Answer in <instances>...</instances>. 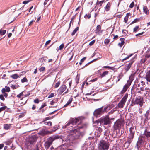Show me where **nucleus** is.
I'll return each mask as SVG.
<instances>
[{"label": "nucleus", "instance_id": "1", "mask_svg": "<svg viewBox=\"0 0 150 150\" xmlns=\"http://www.w3.org/2000/svg\"><path fill=\"white\" fill-rule=\"evenodd\" d=\"M84 119L83 117L80 116L78 117L74 118H71L69 122L66 125V126L72 125H76L74 127H76L77 125L81 124L82 121Z\"/></svg>", "mask_w": 150, "mask_h": 150}, {"label": "nucleus", "instance_id": "2", "mask_svg": "<svg viewBox=\"0 0 150 150\" xmlns=\"http://www.w3.org/2000/svg\"><path fill=\"white\" fill-rule=\"evenodd\" d=\"M84 127V126L83 125L79 126L77 129L69 131L68 135L69 136H71L74 137V139H78L81 134L79 131V129L83 128Z\"/></svg>", "mask_w": 150, "mask_h": 150}, {"label": "nucleus", "instance_id": "3", "mask_svg": "<svg viewBox=\"0 0 150 150\" xmlns=\"http://www.w3.org/2000/svg\"><path fill=\"white\" fill-rule=\"evenodd\" d=\"M103 108V107H102L96 109L93 112L94 116L97 117L100 116L105 112H107L108 111L109 109L108 106L105 107Z\"/></svg>", "mask_w": 150, "mask_h": 150}, {"label": "nucleus", "instance_id": "4", "mask_svg": "<svg viewBox=\"0 0 150 150\" xmlns=\"http://www.w3.org/2000/svg\"><path fill=\"white\" fill-rule=\"evenodd\" d=\"M110 144L109 142L106 141H100L98 144V150H108Z\"/></svg>", "mask_w": 150, "mask_h": 150}, {"label": "nucleus", "instance_id": "5", "mask_svg": "<svg viewBox=\"0 0 150 150\" xmlns=\"http://www.w3.org/2000/svg\"><path fill=\"white\" fill-rule=\"evenodd\" d=\"M136 128H134V127H131L129 128V133L128 137L127 138V141L126 143H127L129 145L132 142L134 137L135 134Z\"/></svg>", "mask_w": 150, "mask_h": 150}, {"label": "nucleus", "instance_id": "6", "mask_svg": "<svg viewBox=\"0 0 150 150\" xmlns=\"http://www.w3.org/2000/svg\"><path fill=\"white\" fill-rule=\"evenodd\" d=\"M59 138V136L55 135L49 138L47 140L45 143L44 145L45 148L48 149L52 144L53 141Z\"/></svg>", "mask_w": 150, "mask_h": 150}, {"label": "nucleus", "instance_id": "7", "mask_svg": "<svg viewBox=\"0 0 150 150\" xmlns=\"http://www.w3.org/2000/svg\"><path fill=\"white\" fill-rule=\"evenodd\" d=\"M110 122V119L108 116L103 117L97 120V123H100V124L102 125H106L109 124Z\"/></svg>", "mask_w": 150, "mask_h": 150}, {"label": "nucleus", "instance_id": "8", "mask_svg": "<svg viewBox=\"0 0 150 150\" xmlns=\"http://www.w3.org/2000/svg\"><path fill=\"white\" fill-rule=\"evenodd\" d=\"M128 96V94L127 93L125 95L117 105L116 107L117 108H122L124 107V105L125 104L126 100L127 99Z\"/></svg>", "mask_w": 150, "mask_h": 150}, {"label": "nucleus", "instance_id": "9", "mask_svg": "<svg viewBox=\"0 0 150 150\" xmlns=\"http://www.w3.org/2000/svg\"><path fill=\"white\" fill-rule=\"evenodd\" d=\"M123 126V122L120 120L118 119L115 122L113 126L114 129L115 130H120Z\"/></svg>", "mask_w": 150, "mask_h": 150}, {"label": "nucleus", "instance_id": "10", "mask_svg": "<svg viewBox=\"0 0 150 150\" xmlns=\"http://www.w3.org/2000/svg\"><path fill=\"white\" fill-rule=\"evenodd\" d=\"M143 103V99L142 98L139 96L137 98L135 99L134 104H139L140 107H141Z\"/></svg>", "mask_w": 150, "mask_h": 150}, {"label": "nucleus", "instance_id": "11", "mask_svg": "<svg viewBox=\"0 0 150 150\" xmlns=\"http://www.w3.org/2000/svg\"><path fill=\"white\" fill-rule=\"evenodd\" d=\"M140 90L143 92L142 93H143L145 96H148L150 93V89L146 87L145 89L143 87H140Z\"/></svg>", "mask_w": 150, "mask_h": 150}, {"label": "nucleus", "instance_id": "12", "mask_svg": "<svg viewBox=\"0 0 150 150\" xmlns=\"http://www.w3.org/2000/svg\"><path fill=\"white\" fill-rule=\"evenodd\" d=\"M103 31V30H101V26L100 25H98L95 30V33L98 35H100Z\"/></svg>", "mask_w": 150, "mask_h": 150}, {"label": "nucleus", "instance_id": "13", "mask_svg": "<svg viewBox=\"0 0 150 150\" xmlns=\"http://www.w3.org/2000/svg\"><path fill=\"white\" fill-rule=\"evenodd\" d=\"M131 84L127 82V83L124 86L121 92V93L123 94L125 93Z\"/></svg>", "mask_w": 150, "mask_h": 150}, {"label": "nucleus", "instance_id": "14", "mask_svg": "<svg viewBox=\"0 0 150 150\" xmlns=\"http://www.w3.org/2000/svg\"><path fill=\"white\" fill-rule=\"evenodd\" d=\"M66 88V86L65 85H62L58 89V92L59 94H61L64 91Z\"/></svg>", "mask_w": 150, "mask_h": 150}, {"label": "nucleus", "instance_id": "15", "mask_svg": "<svg viewBox=\"0 0 150 150\" xmlns=\"http://www.w3.org/2000/svg\"><path fill=\"white\" fill-rule=\"evenodd\" d=\"M143 143V140L139 138L136 144V146L138 149L141 146Z\"/></svg>", "mask_w": 150, "mask_h": 150}, {"label": "nucleus", "instance_id": "16", "mask_svg": "<svg viewBox=\"0 0 150 150\" xmlns=\"http://www.w3.org/2000/svg\"><path fill=\"white\" fill-rule=\"evenodd\" d=\"M145 78L147 81V84H149V83H150V70L146 73Z\"/></svg>", "mask_w": 150, "mask_h": 150}, {"label": "nucleus", "instance_id": "17", "mask_svg": "<svg viewBox=\"0 0 150 150\" xmlns=\"http://www.w3.org/2000/svg\"><path fill=\"white\" fill-rule=\"evenodd\" d=\"M123 75L122 74H119L118 76L117 77H114V79L115 80L116 83L118 82L123 77Z\"/></svg>", "mask_w": 150, "mask_h": 150}, {"label": "nucleus", "instance_id": "18", "mask_svg": "<svg viewBox=\"0 0 150 150\" xmlns=\"http://www.w3.org/2000/svg\"><path fill=\"white\" fill-rule=\"evenodd\" d=\"M49 132L45 130H42L40 131L38 134L42 136H45L46 134H47Z\"/></svg>", "mask_w": 150, "mask_h": 150}, {"label": "nucleus", "instance_id": "19", "mask_svg": "<svg viewBox=\"0 0 150 150\" xmlns=\"http://www.w3.org/2000/svg\"><path fill=\"white\" fill-rule=\"evenodd\" d=\"M143 135L146 137L147 138H150V131H149L147 129H146L144 132Z\"/></svg>", "mask_w": 150, "mask_h": 150}, {"label": "nucleus", "instance_id": "20", "mask_svg": "<svg viewBox=\"0 0 150 150\" xmlns=\"http://www.w3.org/2000/svg\"><path fill=\"white\" fill-rule=\"evenodd\" d=\"M133 62V61H132L129 62L127 65L125 66V69L126 71H128L129 70Z\"/></svg>", "mask_w": 150, "mask_h": 150}, {"label": "nucleus", "instance_id": "21", "mask_svg": "<svg viewBox=\"0 0 150 150\" xmlns=\"http://www.w3.org/2000/svg\"><path fill=\"white\" fill-rule=\"evenodd\" d=\"M134 78V74H131L129 76V79L127 81V82L131 84Z\"/></svg>", "mask_w": 150, "mask_h": 150}, {"label": "nucleus", "instance_id": "22", "mask_svg": "<svg viewBox=\"0 0 150 150\" xmlns=\"http://www.w3.org/2000/svg\"><path fill=\"white\" fill-rule=\"evenodd\" d=\"M143 12H144L146 14L148 15L149 14V11L146 6H144L143 7Z\"/></svg>", "mask_w": 150, "mask_h": 150}, {"label": "nucleus", "instance_id": "23", "mask_svg": "<svg viewBox=\"0 0 150 150\" xmlns=\"http://www.w3.org/2000/svg\"><path fill=\"white\" fill-rule=\"evenodd\" d=\"M145 116V119L147 120H150V111L149 112H146Z\"/></svg>", "mask_w": 150, "mask_h": 150}, {"label": "nucleus", "instance_id": "24", "mask_svg": "<svg viewBox=\"0 0 150 150\" xmlns=\"http://www.w3.org/2000/svg\"><path fill=\"white\" fill-rule=\"evenodd\" d=\"M21 74L20 75V76L18 75L17 74H13L10 76V77L13 79H16L20 77V76H21Z\"/></svg>", "mask_w": 150, "mask_h": 150}, {"label": "nucleus", "instance_id": "25", "mask_svg": "<svg viewBox=\"0 0 150 150\" xmlns=\"http://www.w3.org/2000/svg\"><path fill=\"white\" fill-rule=\"evenodd\" d=\"M4 128L5 129L8 130L11 127V124H5L4 125Z\"/></svg>", "mask_w": 150, "mask_h": 150}, {"label": "nucleus", "instance_id": "26", "mask_svg": "<svg viewBox=\"0 0 150 150\" xmlns=\"http://www.w3.org/2000/svg\"><path fill=\"white\" fill-rule=\"evenodd\" d=\"M111 6V4L110 2H108L105 8V10L107 11L110 9V8Z\"/></svg>", "mask_w": 150, "mask_h": 150}, {"label": "nucleus", "instance_id": "27", "mask_svg": "<svg viewBox=\"0 0 150 150\" xmlns=\"http://www.w3.org/2000/svg\"><path fill=\"white\" fill-rule=\"evenodd\" d=\"M73 98L71 97L68 100L67 103L64 106V107L67 106L68 105H69L72 101Z\"/></svg>", "mask_w": 150, "mask_h": 150}, {"label": "nucleus", "instance_id": "28", "mask_svg": "<svg viewBox=\"0 0 150 150\" xmlns=\"http://www.w3.org/2000/svg\"><path fill=\"white\" fill-rule=\"evenodd\" d=\"M105 0H103L100 1H98V0L96 4L98 5H99L100 7H101L102 6L103 3L104 2Z\"/></svg>", "mask_w": 150, "mask_h": 150}, {"label": "nucleus", "instance_id": "29", "mask_svg": "<svg viewBox=\"0 0 150 150\" xmlns=\"http://www.w3.org/2000/svg\"><path fill=\"white\" fill-rule=\"evenodd\" d=\"M109 72L107 71H106L102 73V74H101V77H105L106 75H107L108 73Z\"/></svg>", "mask_w": 150, "mask_h": 150}, {"label": "nucleus", "instance_id": "30", "mask_svg": "<svg viewBox=\"0 0 150 150\" xmlns=\"http://www.w3.org/2000/svg\"><path fill=\"white\" fill-rule=\"evenodd\" d=\"M79 27H77L72 32L71 35H72L73 36L75 33H76V32L78 31V30H79Z\"/></svg>", "mask_w": 150, "mask_h": 150}, {"label": "nucleus", "instance_id": "31", "mask_svg": "<svg viewBox=\"0 0 150 150\" xmlns=\"http://www.w3.org/2000/svg\"><path fill=\"white\" fill-rule=\"evenodd\" d=\"M140 20V18H137L134 19L133 21L131 23V24L136 23L138 22Z\"/></svg>", "mask_w": 150, "mask_h": 150}, {"label": "nucleus", "instance_id": "32", "mask_svg": "<svg viewBox=\"0 0 150 150\" xmlns=\"http://www.w3.org/2000/svg\"><path fill=\"white\" fill-rule=\"evenodd\" d=\"M6 33L5 30H0V35H4Z\"/></svg>", "mask_w": 150, "mask_h": 150}, {"label": "nucleus", "instance_id": "33", "mask_svg": "<svg viewBox=\"0 0 150 150\" xmlns=\"http://www.w3.org/2000/svg\"><path fill=\"white\" fill-rule=\"evenodd\" d=\"M28 81V80L26 77H24L21 80V82L22 83H24L25 82H27Z\"/></svg>", "mask_w": 150, "mask_h": 150}, {"label": "nucleus", "instance_id": "34", "mask_svg": "<svg viewBox=\"0 0 150 150\" xmlns=\"http://www.w3.org/2000/svg\"><path fill=\"white\" fill-rule=\"evenodd\" d=\"M44 123L45 125H48L51 126L52 125V123L51 122H45Z\"/></svg>", "mask_w": 150, "mask_h": 150}, {"label": "nucleus", "instance_id": "35", "mask_svg": "<svg viewBox=\"0 0 150 150\" xmlns=\"http://www.w3.org/2000/svg\"><path fill=\"white\" fill-rule=\"evenodd\" d=\"M110 42V40L108 39H106L104 41V43L105 44L107 45Z\"/></svg>", "mask_w": 150, "mask_h": 150}, {"label": "nucleus", "instance_id": "36", "mask_svg": "<svg viewBox=\"0 0 150 150\" xmlns=\"http://www.w3.org/2000/svg\"><path fill=\"white\" fill-rule=\"evenodd\" d=\"M6 107L4 106L0 108V113L3 111H4L6 108Z\"/></svg>", "mask_w": 150, "mask_h": 150}, {"label": "nucleus", "instance_id": "37", "mask_svg": "<svg viewBox=\"0 0 150 150\" xmlns=\"http://www.w3.org/2000/svg\"><path fill=\"white\" fill-rule=\"evenodd\" d=\"M132 55V54H131V55H130L127 56L126 57L124 58V59H122V62H123L124 60H126L128 59L130 57H131Z\"/></svg>", "mask_w": 150, "mask_h": 150}, {"label": "nucleus", "instance_id": "38", "mask_svg": "<svg viewBox=\"0 0 150 150\" xmlns=\"http://www.w3.org/2000/svg\"><path fill=\"white\" fill-rule=\"evenodd\" d=\"M60 83L59 81L57 83H56L55 85V86H54V88H57L58 87V86H59V85L60 84Z\"/></svg>", "mask_w": 150, "mask_h": 150}, {"label": "nucleus", "instance_id": "39", "mask_svg": "<svg viewBox=\"0 0 150 150\" xmlns=\"http://www.w3.org/2000/svg\"><path fill=\"white\" fill-rule=\"evenodd\" d=\"M139 28V26H136L133 29V31L134 32H136L137 30Z\"/></svg>", "mask_w": 150, "mask_h": 150}, {"label": "nucleus", "instance_id": "40", "mask_svg": "<svg viewBox=\"0 0 150 150\" xmlns=\"http://www.w3.org/2000/svg\"><path fill=\"white\" fill-rule=\"evenodd\" d=\"M95 42V40H93L91 41L90 42L89 45L90 46H92L94 43Z\"/></svg>", "mask_w": 150, "mask_h": 150}, {"label": "nucleus", "instance_id": "41", "mask_svg": "<svg viewBox=\"0 0 150 150\" xmlns=\"http://www.w3.org/2000/svg\"><path fill=\"white\" fill-rule=\"evenodd\" d=\"M134 2H132V3H131L129 5V7L130 8H132L134 6Z\"/></svg>", "mask_w": 150, "mask_h": 150}, {"label": "nucleus", "instance_id": "42", "mask_svg": "<svg viewBox=\"0 0 150 150\" xmlns=\"http://www.w3.org/2000/svg\"><path fill=\"white\" fill-rule=\"evenodd\" d=\"M45 68L44 67H41L39 69V70L40 71H42L45 70Z\"/></svg>", "mask_w": 150, "mask_h": 150}, {"label": "nucleus", "instance_id": "43", "mask_svg": "<svg viewBox=\"0 0 150 150\" xmlns=\"http://www.w3.org/2000/svg\"><path fill=\"white\" fill-rule=\"evenodd\" d=\"M91 15L90 14H88V15L87 14H86L85 16H84V17L85 18H88V19H89L91 17Z\"/></svg>", "mask_w": 150, "mask_h": 150}, {"label": "nucleus", "instance_id": "44", "mask_svg": "<svg viewBox=\"0 0 150 150\" xmlns=\"http://www.w3.org/2000/svg\"><path fill=\"white\" fill-rule=\"evenodd\" d=\"M54 96V94L53 93H51L50 95H49L48 96V98H50L51 97H52Z\"/></svg>", "mask_w": 150, "mask_h": 150}, {"label": "nucleus", "instance_id": "45", "mask_svg": "<svg viewBox=\"0 0 150 150\" xmlns=\"http://www.w3.org/2000/svg\"><path fill=\"white\" fill-rule=\"evenodd\" d=\"M128 16H126L124 18V20L125 23H126L127 22L128 20Z\"/></svg>", "mask_w": 150, "mask_h": 150}, {"label": "nucleus", "instance_id": "46", "mask_svg": "<svg viewBox=\"0 0 150 150\" xmlns=\"http://www.w3.org/2000/svg\"><path fill=\"white\" fill-rule=\"evenodd\" d=\"M5 88L6 92H8L10 91V88L9 87L6 86Z\"/></svg>", "mask_w": 150, "mask_h": 150}, {"label": "nucleus", "instance_id": "47", "mask_svg": "<svg viewBox=\"0 0 150 150\" xmlns=\"http://www.w3.org/2000/svg\"><path fill=\"white\" fill-rule=\"evenodd\" d=\"M0 99L3 101H4L5 100V98L3 95H0Z\"/></svg>", "mask_w": 150, "mask_h": 150}, {"label": "nucleus", "instance_id": "48", "mask_svg": "<svg viewBox=\"0 0 150 150\" xmlns=\"http://www.w3.org/2000/svg\"><path fill=\"white\" fill-rule=\"evenodd\" d=\"M64 47V45L63 44H62L60 46H59V50H60L62 49Z\"/></svg>", "mask_w": 150, "mask_h": 150}, {"label": "nucleus", "instance_id": "49", "mask_svg": "<svg viewBox=\"0 0 150 150\" xmlns=\"http://www.w3.org/2000/svg\"><path fill=\"white\" fill-rule=\"evenodd\" d=\"M34 102L35 103H38L39 100L38 99H36L34 100Z\"/></svg>", "mask_w": 150, "mask_h": 150}, {"label": "nucleus", "instance_id": "50", "mask_svg": "<svg viewBox=\"0 0 150 150\" xmlns=\"http://www.w3.org/2000/svg\"><path fill=\"white\" fill-rule=\"evenodd\" d=\"M23 92H21L17 96V97L18 98H20L21 96L23 95Z\"/></svg>", "mask_w": 150, "mask_h": 150}, {"label": "nucleus", "instance_id": "51", "mask_svg": "<svg viewBox=\"0 0 150 150\" xmlns=\"http://www.w3.org/2000/svg\"><path fill=\"white\" fill-rule=\"evenodd\" d=\"M120 41H121V42H122L123 44H124L125 39L124 38H120Z\"/></svg>", "mask_w": 150, "mask_h": 150}, {"label": "nucleus", "instance_id": "52", "mask_svg": "<svg viewBox=\"0 0 150 150\" xmlns=\"http://www.w3.org/2000/svg\"><path fill=\"white\" fill-rule=\"evenodd\" d=\"M51 42V40H49L48 41H46L45 45V46H47L50 43V42Z\"/></svg>", "mask_w": 150, "mask_h": 150}, {"label": "nucleus", "instance_id": "53", "mask_svg": "<svg viewBox=\"0 0 150 150\" xmlns=\"http://www.w3.org/2000/svg\"><path fill=\"white\" fill-rule=\"evenodd\" d=\"M55 103V102L53 100H52L50 102V104L51 105H53L54 103Z\"/></svg>", "mask_w": 150, "mask_h": 150}, {"label": "nucleus", "instance_id": "54", "mask_svg": "<svg viewBox=\"0 0 150 150\" xmlns=\"http://www.w3.org/2000/svg\"><path fill=\"white\" fill-rule=\"evenodd\" d=\"M46 106V104L45 103H44L42 105L40 108V109L42 108H43L44 107Z\"/></svg>", "mask_w": 150, "mask_h": 150}, {"label": "nucleus", "instance_id": "55", "mask_svg": "<svg viewBox=\"0 0 150 150\" xmlns=\"http://www.w3.org/2000/svg\"><path fill=\"white\" fill-rule=\"evenodd\" d=\"M98 79L97 78H95L92 80H91L90 81V82H94L96 81Z\"/></svg>", "mask_w": 150, "mask_h": 150}, {"label": "nucleus", "instance_id": "56", "mask_svg": "<svg viewBox=\"0 0 150 150\" xmlns=\"http://www.w3.org/2000/svg\"><path fill=\"white\" fill-rule=\"evenodd\" d=\"M11 88H12L13 89H15L16 88V86L14 85H12L11 86Z\"/></svg>", "mask_w": 150, "mask_h": 150}, {"label": "nucleus", "instance_id": "57", "mask_svg": "<svg viewBox=\"0 0 150 150\" xmlns=\"http://www.w3.org/2000/svg\"><path fill=\"white\" fill-rule=\"evenodd\" d=\"M141 84L143 86H144V85H145V83L143 81H142L141 82Z\"/></svg>", "mask_w": 150, "mask_h": 150}, {"label": "nucleus", "instance_id": "58", "mask_svg": "<svg viewBox=\"0 0 150 150\" xmlns=\"http://www.w3.org/2000/svg\"><path fill=\"white\" fill-rule=\"evenodd\" d=\"M35 21V20H32V21H31L29 23V25H32L33 23Z\"/></svg>", "mask_w": 150, "mask_h": 150}, {"label": "nucleus", "instance_id": "59", "mask_svg": "<svg viewBox=\"0 0 150 150\" xmlns=\"http://www.w3.org/2000/svg\"><path fill=\"white\" fill-rule=\"evenodd\" d=\"M139 90V88H137V89H136V91H137L139 93H141L142 92H141V90H140H140Z\"/></svg>", "mask_w": 150, "mask_h": 150}, {"label": "nucleus", "instance_id": "60", "mask_svg": "<svg viewBox=\"0 0 150 150\" xmlns=\"http://www.w3.org/2000/svg\"><path fill=\"white\" fill-rule=\"evenodd\" d=\"M112 35L114 36V37L113 38L114 39H116L118 37V36L117 35H115L114 34H113Z\"/></svg>", "mask_w": 150, "mask_h": 150}, {"label": "nucleus", "instance_id": "61", "mask_svg": "<svg viewBox=\"0 0 150 150\" xmlns=\"http://www.w3.org/2000/svg\"><path fill=\"white\" fill-rule=\"evenodd\" d=\"M4 146V144H0V150L2 149Z\"/></svg>", "mask_w": 150, "mask_h": 150}, {"label": "nucleus", "instance_id": "62", "mask_svg": "<svg viewBox=\"0 0 150 150\" xmlns=\"http://www.w3.org/2000/svg\"><path fill=\"white\" fill-rule=\"evenodd\" d=\"M1 91H2V93H5V92H6V91L5 88H3L2 89Z\"/></svg>", "mask_w": 150, "mask_h": 150}, {"label": "nucleus", "instance_id": "63", "mask_svg": "<svg viewBox=\"0 0 150 150\" xmlns=\"http://www.w3.org/2000/svg\"><path fill=\"white\" fill-rule=\"evenodd\" d=\"M124 44L122 42H120L118 43V45L120 47H122Z\"/></svg>", "mask_w": 150, "mask_h": 150}, {"label": "nucleus", "instance_id": "64", "mask_svg": "<svg viewBox=\"0 0 150 150\" xmlns=\"http://www.w3.org/2000/svg\"><path fill=\"white\" fill-rule=\"evenodd\" d=\"M86 59V57H84L82 59H81L80 62H83Z\"/></svg>", "mask_w": 150, "mask_h": 150}]
</instances>
